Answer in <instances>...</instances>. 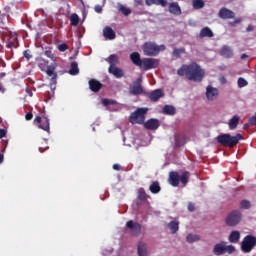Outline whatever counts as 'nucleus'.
<instances>
[{
	"mask_svg": "<svg viewBox=\"0 0 256 256\" xmlns=\"http://www.w3.org/2000/svg\"><path fill=\"white\" fill-rule=\"evenodd\" d=\"M218 15L220 19H235V12L227 8H221Z\"/></svg>",
	"mask_w": 256,
	"mask_h": 256,
	"instance_id": "16",
	"label": "nucleus"
},
{
	"mask_svg": "<svg viewBox=\"0 0 256 256\" xmlns=\"http://www.w3.org/2000/svg\"><path fill=\"white\" fill-rule=\"evenodd\" d=\"M168 228L170 229L171 233L175 234L179 231V223L177 221H170L168 223Z\"/></svg>",
	"mask_w": 256,
	"mask_h": 256,
	"instance_id": "33",
	"label": "nucleus"
},
{
	"mask_svg": "<svg viewBox=\"0 0 256 256\" xmlns=\"http://www.w3.org/2000/svg\"><path fill=\"white\" fill-rule=\"evenodd\" d=\"M89 89L93 91V93H99L101 89H103V84L99 82L97 79H90L89 80Z\"/></svg>",
	"mask_w": 256,
	"mask_h": 256,
	"instance_id": "12",
	"label": "nucleus"
},
{
	"mask_svg": "<svg viewBox=\"0 0 256 256\" xmlns=\"http://www.w3.org/2000/svg\"><path fill=\"white\" fill-rule=\"evenodd\" d=\"M249 85V82L245 80V78H238V87L239 89H243V87H247Z\"/></svg>",
	"mask_w": 256,
	"mask_h": 256,
	"instance_id": "43",
	"label": "nucleus"
},
{
	"mask_svg": "<svg viewBox=\"0 0 256 256\" xmlns=\"http://www.w3.org/2000/svg\"><path fill=\"white\" fill-rule=\"evenodd\" d=\"M3 161H4V156H3V154L0 152V165H1V163H3Z\"/></svg>",
	"mask_w": 256,
	"mask_h": 256,
	"instance_id": "60",
	"label": "nucleus"
},
{
	"mask_svg": "<svg viewBox=\"0 0 256 256\" xmlns=\"http://www.w3.org/2000/svg\"><path fill=\"white\" fill-rule=\"evenodd\" d=\"M230 25H232V26H233V25H236V24H235V21L231 22Z\"/></svg>",
	"mask_w": 256,
	"mask_h": 256,
	"instance_id": "64",
	"label": "nucleus"
},
{
	"mask_svg": "<svg viewBox=\"0 0 256 256\" xmlns=\"http://www.w3.org/2000/svg\"><path fill=\"white\" fill-rule=\"evenodd\" d=\"M225 253H235V247L233 245L225 246Z\"/></svg>",
	"mask_w": 256,
	"mask_h": 256,
	"instance_id": "46",
	"label": "nucleus"
},
{
	"mask_svg": "<svg viewBox=\"0 0 256 256\" xmlns=\"http://www.w3.org/2000/svg\"><path fill=\"white\" fill-rule=\"evenodd\" d=\"M106 61H108L110 67H116V65H119V56L117 54H111Z\"/></svg>",
	"mask_w": 256,
	"mask_h": 256,
	"instance_id": "27",
	"label": "nucleus"
},
{
	"mask_svg": "<svg viewBox=\"0 0 256 256\" xmlns=\"http://www.w3.org/2000/svg\"><path fill=\"white\" fill-rule=\"evenodd\" d=\"M137 251L139 256H147L149 255V251L147 250V244L145 242H139L137 246Z\"/></svg>",
	"mask_w": 256,
	"mask_h": 256,
	"instance_id": "22",
	"label": "nucleus"
},
{
	"mask_svg": "<svg viewBox=\"0 0 256 256\" xmlns=\"http://www.w3.org/2000/svg\"><path fill=\"white\" fill-rule=\"evenodd\" d=\"M219 97V89L209 85L206 88V98L208 101H215Z\"/></svg>",
	"mask_w": 256,
	"mask_h": 256,
	"instance_id": "10",
	"label": "nucleus"
},
{
	"mask_svg": "<svg viewBox=\"0 0 256 256\" xmlns=\"http://www.w3.org/2000/svg\"><path fill=\"white\" fill-rule=\"evenodd\" d=\"M240 59H247V54H242Z\"/></svg>",
	"mask_w": 256,
	"mask_h": 256,
	"instance_id": "63",
	"label": "nucleus"
},
{
	"mask_svg": "<svg viewBox=\"0 0 256 256\" xmlns=\"http://www.w3.org/2000/svg\"><path fill=\"white\" fill-rule=\"evenodd\" d=\"M193 9H203L205 7V1L203 0H192Z\"/></svg>",
	"mask_w": 256,
	"mask_h": 256,
	"instance_id": "36",
	"label": "nucleus"
},
{
	"mask_svg": "<svg viewBox=\"0 0 256 256\" xmlns=\"http://www.w3.org/2000/svg\"><path fill=\"white\" fill-rule=\"evenodd\" d=\"M198 37H199V39H205V37H208V39H211V38L215 37V34L213 33V30H211V28L206 26L201 29Z\"/></svg>",
	"mask_w": 256,
	"mask_h": 256,
	"instance_id": "18",
	"label": "nucleus"
},
{
	"mask_svg": "<svg viewBox=\"0 0 256 256\" xmlns=\"http://www.w3.org/2000/svg\"><path fill=\"white\" fill-rule=\"evenodd\" d=\"M248 123L252 126H256V116H252L248 119Z\"/></svg>",
	"mask_w": 256,
	"mask_h": 256,
	"instance_id": "47",
	"label": "nucleus"
},
{
	"mask_svg": "<svg viewBox=\"0 0 256 256\" xmlns=\"http://www.w3.org/2000/svg\"><path fill=\"white\" fill-rule=\"evenodd\" d=\"M249 127H251V124L250 123H246L243 125V129L244 131H247L249 129Z\"/></svg>",
	"mask_w": 256,
	"mask_h": 256,
	"instance_id": "58",
	"label": "nucleus"
},
{
	"mask_svg": "<svg viewBox=\"0 0 256 256\" xmlns=\"http://www.w3.org/2000/svg\"><path fill=\"white\" fill-rule=\"evenodd\" d=\"M145 129H148L149 131H155L159 129L161 123L159 122L158 119L151 118L147 120L146 122L143 123Z\"/></svg>",
	"mask_w": 256,
	"mask_h": 256,
	"instance_id": "11",
	"label": "nucleus"
},
{
	"mask_svg": "<svg viewBox=\"0 0 256 256\" xmlns=\"http://www.w3.org/2000/svg\"><path fill=\"white\" fill-rule=\"evenodd\" d=\"M191 177V173L189 171H184L180 176V183L185 187L187 183H189V178Z\"/></svg>",
	"mask_w": 256,
	"mask_h": 256,
	"instance_id": "29",
	"label": "nucleus"
},
{
	"mask_svg": "<svg viewBox=\"0 0 256 256\" xmlns=\"http://www.w3.org/2000/svg\"><path fill=\"white\" fill-rule=\"evenodd\" d=\"M69 20L72 27H77V25H79L80 18L79 15H77V13L71 14Z\"/></svg>",
	"mask_w": 256,
	"mask_h": 256,
	"instance_id": "32",
	"label": "nucleus"
},
{
	"mask_svg": "<svg viewBox=\"0 0 256 256\" xmlns=\"http://www.w3.org/2000/svg\"><path fill=\"white\" fill-rule=\"evenodd\" d=\"M119 11L125 15V17H128V15H131V10L128 7H125L123 4L119 5Z\"/></svg>",
	"mask_w": 256,
	"mask_h": 256,
	"instance_id": "40",
	"label": "nucleus"
},
{
	"mask_svg": "<svg viewBox=\"0 0 256 256\" xmlns=\"http://www.w3.org/2000/svg\"><path fill=\"white\" fill-rule=\"evenodd\" d=\"M94 9L96 13H101V11H103V7L101 5H96Z\"/></svg>",
	"mask_w": 256,
	"mask_h": 256,
	"instance_id": "53",
	"label": "nucleus"
},
{
	"mask_svg": "<svg viewBox=\"0 0 256 256\" xmlns=\"http://www.w3.org/2000/svg\"><path fill=\"white\" fill-rule=\"evenodd\" d=\"M138 199L140 201H147V199H149V195H147V192H145V188H139Z\"/></svg>",
	"mask_w": 256,
	"mask_h": 256,
	"instance_id": "34",
	"label": "nucleus"
},
{
	"mask_svg": "<svg viewBox=\"0 0 256 256\" xmlns=\"http://www.w3.org/2000/svg\"><path fill=\"white\" fill-rule=\"evenodd\" d=\"M149 191L153 193L154 195H157V193L161 192V185H159L158 181H154L149 186Z\"/></svg>",
	"mask_w": 256,
	"mask_h": 256,
	"instance_id": "28",
	"label": "nucleus"
},
{
	"mask_svg": "<svg viewBox=\"0 0 256 256\" xmlns=\"http://www.w3.org/2000/svg\"><path fill=\"white\" fill-rule=\"evenodd\" d=\"M126 227L129 229L130 235H132V237H139V235H141V224L138 222L130 220L126 223Z\"/></svg>",
	"mask_w": 256,
	"mask_h": 256,
	"instance_id": "9",
	"label": "nucleus"
},
{
	"mask_svg": "<svg viewBox=\"0 0 256 256\" xmlns=\"http://www.w3.org/2000/svg\"><path fill=\"white\" fill-rule=\"evenodd\" d=\"M130 93L132 95H141L143 93V86H141V79L138 78L136 82H134L133 86L130 87Z\"/></svg>",
	"mask_w": 256,
	"mask_h": 256,
	"instance_id": "15",
	"label": "nucleus"
},
{
	"mask_svg": "<svg viewBox=\"0 0 256 256\" xmlns=\"http://www.w3.org/2000/svg\"><path fill=\"white\" fill-rule=\"evenodd\" d=\"M70 75H79V65L77 62H72L69 70Z\"/></svg>",
	"mask_w": 256,
	"mask_h": 256,
	"instance_id": "35",
	"label": "nucleus"
},
{
	"mask_svg": "<svg viewBox=\"0 0 256 256\" xmlns=\"http://www.w3.org/2000/svg\"><path fill=\"white\" fill-rule=\"evenodd\" d=\"M25 119H26V121H31V119H33V113L32 112H28L25 115Z\"/></svg>",
	"mask_w": 256,
	"mask_h": 256,
	"instance_id": "48",
	"label": "nucleus"
},
{
	"mask_svg": "<svg viewBox=\"0 0 256 256\" xmlns=\"http://www.w3.org/2000/svg\"><path fill=\"white\" fill-rule=\"evenodd\" d=\"M108 71L111 75H114L116 79H121V77L125 76L123 70L117 66H109Z\"/></svg>",
	"mask_w": 256,
	"mask_h": 256,
	"instance_id": "19",
	"label": "nucleus"
},
{
	"mask_svg": "<svg viewBox=\"0 0 256 256\" xmlns=\"http://www.w3.org/2000/svg\"><path fill=\"white\" fill-rule=\"evenodd\" d=\"M165 45H157L153 42H145L143 45L144 55L146 57H157L160 51H165Z\"/></svg>",
	"mask_w": 256,
	"mask_h": 256,
	"instance_id": "4",
	"label": "nucleus"
},
{
	"mask_svg": "<svg viewBox=\"0 0 256 256\" xmlns=\"http://www.w3.org/2000/svg\"><path fill=\"white\" fill-rule=\"evenodd\" d=\"M179 77H186L188 81H194V83H201L205 77V70L201 68V65L196 62L190 64H184L177 70Z\"/></svg>",
	"mask_w": 256,
	"mask_h": 256,
	"instance_id": "1",
	"label": "nucleus"
},
{
	"mask_svg": "<svg viewBox=\"0 0 256 256\" xmlns=\"http://www.w3.org/2000/svg\"><path fill=\"white\" fill-rule=\"evenodd\" d=\"M68 49L69 46L65 43L58 45V51H60L61 53H65V51H67Z\"/></svg>",
	"mask_w": 256,
	"mask_h": 256,
	"instance_id": "45",
	"label": "nucleus"
},
{
	"mask_svg": "<svg viewBox=\"0 0 256 256\" xmlns=\"http://www.w3.org/2000/svg\"><path fill=\"white\" fill-rule=\"evenodd\" d=\"M147 108H138L129 116V121L132 125H143L145 123V115H147Z\"/></svg>",
	"mask_w": 256,
	"mask_h": 256,
	"instance_id": "5",
	"label": "nucleus"
},
{
	"mask_svg": "<svg viewBox=\"0 0 256 256\" xmlns=\"http://www.w3.org/2000/svg\"><path fill=\"white\" fill-rule=\"evenodd\" d=\"M45 55H46V57H49L50 59H53V57H55L51 51H46Z\"/></svg>",
	"mask_w": 256,
	"mask_h": 256,
	"instance_id": "55",
	"label": "nucleus"
},
{
	"mask_svg": "<svg viewBox=\"0 0 256 256\" xmlns=\"http://www.w3.org/2000/svg\"><path fill=\"white\" fill-rule=\"evenodd\" d=\"M234 23L237 25V24H239V23H241V18H237L235 21H234Z\"/></svg>",
	"mask_w": 256,
	"mask_h": 256,
	"instance_id": "61",
	"label": "nucleus"
},
{
	"mask_svg": "<svg viewBox=\"0 0 256 256\" xmlns=\"http://www.w3.org/2000/svg\"><path fill=\"white\" fill-rule=\"evenodd\" d=\"M138 67H140L143 71H150V69H157V67H159V59L144 58L141 61V65Z\"/></svg>",
	"mask_w": 256,
	"mask_h": 256,
	"instance_id": "8",
	"label": "nucleus"
},
{
	"mask_svg": "<svg viewBox=\"0 0 256 256\" xmlns=\"http://www.w3.org/2000/svg\"><path fill=\"white\" fill-rule=\"evenodd\" d=\"M113 169H114V171H121V165H119V164H114V165H113Z\"/></svg>",
	"mask_w": 256,
	"mask_h": 256,
	"instance_id": "57",
	"label": "nucleus"
},
{
	"mask_svg": "<svg viewBox=\"0 0 256 256\" xmlns=\"http://www.w3.org/2000/svg\"><path fill=\"white\" fill-rule=\"evenodd\" d=\"M186 239L188 243H195V241H199L201 237L199 235L188 234Z\"/></svg>",
	"mask_w": 256,
	"mask_h": 256,
	"instance_id": "41",
	"label": "nucleus"
},
{
	"mask_svg": "<svg viewBox=\"0 0 256 256\" xmlns=\"http://www.w3.org/2000/svg\"><path fill=\"white\" fill-rule=\"evenodd\" d=\"M183 53H185V48H175L173 50V56L176 57L177 59H181V55H183Z\"/></svg>",
	"mask_w": 256,
	"mask_h": 256,
	"instance_id": "38",
	"label": "nucleus"
},
{
	"mask_svg": "<svg viewBox=\"0 0 256 256\" xmlns=\"http://www.w3.org/2000/svg\"><path fill=\"white\" fill-rule=\"evenodd\" d=\"M102 104L104 105V107H109V105H117V101L104 98L102 100Z\"/></svg>",
	"mask_w": 256,
	"mask_h": 256,
	"instance_id": "44",
	"label": "nucleus"
},
{
	"mask_svg": "<svg viewBox=\"0 0 256 256\" xmlns=\"http://www.w3.org/2000/svg\"><path fill=\"white\" fill-rule=\"evenodd\" d=\"M103 36L105 37V39L113 41V39H115L116 37V34L115 31H113V28L106 26L103 30Z\"/></svg>",
	"mask_w": 256,
	"mask_h": 256,
	"instance_id": "21",
	"label": "nucleus"
},
{
	"mask_svg": "<svg viewBox=\"0 0 256 256\" xmlns=\"http://www.w3.org/2000/svg\"><path fill=\"white\" fill-rule=\"evenodd\" d=\"M130 59L132 61V63L134 65H136V67L141 66V61H143V59H141V54H139V52H133L130 54Z\"/></svg>",
	"mask_w": 256,
	"mask_h": 256,
	"instance_id": "24",
	"label": "nucleus"
},
{
	"mask_svg": "<svg viewBox=\"0 0 256 256\" xmlns=\"http://www.w3.org/2000/svg\"><path fill=\"white\" fill-rule=\"evenodd\" d=\"M168 11L171 13V15H175L176 17H179L181 15V6H179L178 2H172L168 6Z\"/></svg>",
	"mask_w": 256,
	"mask_h": 256,
	"instance_id": "14",
	"label": "nucleus"
},
{
	"mask_svg": "<svg viewBox=\"0 0 256 256\" xmlns=\"http://www.w3.org/2000/svg\"><path fill=\"white\" fill-rule=\"evenodd\" d=\"M216 141L219 145H222V147L233 149V147L239 145V141H243V135L236 134L232 136L231 134H220L216 137Z\"/></svg>",
	"mask_w": 256,
	"mask_h": 256,
	"instance_id": "2",
	"label": "nucleus"
},
{
	"mask_svg": "<svg viewBox=\"0 0 256 256\" xmlns=\"http://www.w3.org/2000/svg\"><path fill=\"white\" fill-rule=\"evenodd\" d=\"M241 219H243V214H241V211L234 210L226 217V225H228V227H235L241 223Z\"/></svg>",
	"mask_w": 256,
	"mask_h": 256,
	"instance_id": "6",
	"label": "nucleus"
},
{
	"mask_svg": "<svg viewBox=\"0 0 256 256\" xmlns=\"http://www.w3.org/2000/svg\"><path fill=\"white\" fill-rule=\"evenodd\" d=\"M39 128L42 129L43 131H46L47 133H49V131H50L49 118H47V117L42 118V121L39 124Z\"/></svg>",
	"mask_w": 256,
	"mask_h": 256,
	"instance_id": "31",
	"label": "nucleus"
},
{
	"mask_svg": "<svg viewBox=\"0 0 256 256\" xmlns=\"http://www.w3.org/2000/svg\"><path fill=\"white\" fill-rule=\"evenodd\" d=\"M163 113L165 115H175V107H173L171 105H166L163 108Z\"/></svg>",
	"mask_w": 256,
	"mask_h": 256,
	"instance_id": "37",
	"label": "nucleus"
},
{
	"mask_svg": "<svg viewBox=\"0 0 256 256\" xmlns=\"http://www.w3.org/2000/svg\"><path fill=\"white\" fill-rule=\"evenodd\" d=\"M240 209H251V201L244 199L240 201Z\"/></svg>",
	"mask_w": 256,
	"mask_h": 256,
	"instance_id": "39",
	"label": "nucleus"
},
{
	"mask_svg": "<svg viewBox=\"0 0 256 256\" xmlns=\"http://www.w3.org/2000/svg\"><path fill=\"white\" fill-rule=\"evenodd\" d=\"M241 239V233L239 231H232L229 236L230 243H238Z\"/></svg>",
	"mask_w": 256,
	"mask_h": 256,
	"instance_id": "30",
	"label": "nucleus"
},
{
	"mask_svg": "<svg viewBox=\"0 0 256 256\" xmlns=\"http://www.w3.org/2000/svg\"><path fill=\"white\" fill-rule=\"evenodd\" d=\"M246 31L249 33L251 31H255V27L253 25H248V27L246 28Z\"/></svg>",
	"mask_w": 256,
	"mask_h": 256,
	"instance_id": "56",
	"label": "nucleus"
},
{
	"mask_svg": "<svg viewBox=\"0 0 256 256\" xmlns=\"http://www.w3.org/2000/svg\"><path fill=\"white\" fill-rule=\"evenodd\" d=\"M38 66L41 71L48 75V77H51V85H57V72H55L57 64L53 63L49 65V61L41 59Z\"/></svg>",
	"mask_w": 256,
	"mask_h": 256,
	"instance_id": "3",
	"label": "nucleus"
},
{
	"mask_svg": "<svg viewBox=\"0 0 256 256\" xmlns=\"http://www.w3.org/2000/svg\"><path fill=\"white\" fill-rule=\"evenodd\" d=\"M145 3L148 7H151V5H160V7H167V5H169L167 0H145Z\"/></svg>",
	"mask_w": 256,
	"mask_h": 256,
	"instance_id": "23",
	"label": "nucleus"
},
{
	"mask_svg": "<svg viewBox=\"0 0 256 256\" xmlns=\"http://www.w3.org/2000/svg\"><path fill=\"white\" fill-rule=\"evenodd\" d=\"M47 149H49V147L39 148V151H40V153H45V151H47Z\"/></svg>",
	"mask_w": 256,
	"mask_h": 256,
	"instance_id": "59",
	"label": "nucleus"
},
{
	"mask_svg": "<svg viewBox=\"0 0 256 256\" xmlns=\"http://www.w3.org/2000/svg\"><path fill=\"white\" fill-rule=\"evenodd\" d=\"M219 81L221 85H225L227 83V78H225V76H220Z\"/></svg>",
	"mask_w": 256,
	"mask_h": 256,
	"instance_id": "50",
	"label": "nucleus"
},
{
	"mask_svg": "<svg viewBox=\"0 0 256 256\" xmlns=\"http://www.w3.org/2000/svg\"><path fill=\"white\" fill-rule=\"evenodd\" d=\"M23 55L26 59H31V57H33L30 53H29V50H25L23 52Z\"/></svg>",
	"mask_w": 256,
	"mask_h": 256,
	"instance_id": "49",
	"label": "nucleus"
},
{
	"mask_svg": "<svg viewBox=\"0 0 256 256\" xmlns=\"http://www.w3.org/2000/svg\"><path fill=\"white\" fill-rule=\"evenodd\" d=\"M220 55L226 59H231V57H233V49L225 45L220 49Z\"/></svg>",
	"mask_w": 256,
	"mask_h": 256,
	"instance_id": "20",
	"label": "nucleus"
},
{
	"mask_svg": "<svg viewBox=\"0 0 256 256\" xmlns=\"http://www.w3.org/2000/svg\"><path fill=\"white\" fill-rule=\"evenodd\" d=\"M15 41H17V37L11 36V38L6 42L8 49H13V47H15Z\"/></svg>",
	"mask_w": 256,
	"mask_h": 256,
	"instance_id": "42",
	"label": "nucleus"
},
{
	"mask_svg": "<svg viewBox=\"0 0 256 256\" xmlns=\"http://www.w3.org/2000/svg\"><path fill=\"white\" fill-rule=\"evenodd\" d=\"M7 74L5 72L0 73V79H3Z\"/></svg>",
	"mask_w": 256,
	"mask_h": 256,
	"instance_id": "62",
	"label": "nucleus"
},
{
	"mask_svg": "<svg viewBox=\"0 0 256 256\" xmlns=\"http://www.w3.org/2000/svg\"><path fill=\"white\" fill-rule=\"evenodd\" d=\"M161 97H165V93L161 89H156L149 93V99L150 101H153L154 103L161 99Z\"/></svg>",
	"mask_w": 256,
	"mask_h": 256,
	"instance_id": "17",
	"label": "nucleus"
},
{
	"mask_svg": "<svg viewBox=\"0 0 256 256\" xmlns=\"http://www.w3.org/2000/svg\"><path fill=\"white\" fill-rule=\"evenodd\" d=\"M213 253L216 256L224 255L225 253V243H218L214 246Z\"/></svg>",
	"mask_w": 256,
	"mask_h": 256,
	"instance_id": "25",
	"label": "nucleus"
},
{
	"mask_svg": "<svg viewBox=\"0 0 256 256\" xmlns=\"http://www.w3.org/2000/svg\"><path fill=\"white\" fill-rule=\"evenodd\" d=\"M168 181L172 185V187H179V183H180L179 173L175 171H171L169 173Z\"/></svg>",
	"mask_w": 256,
	"mask_h": 256,
	"instance_id": "13",
	"label": "nucleus"
},
{
	"mask_svg": "<svg viewBox=\"0 0 256 256\" xmlns=\"http://www.w3.org/2000/svg\"><path fill=\"white\" fill-rule=\"evenodd\" d=\"M188 211H190V212L195 211V204H193L192 202H190V203L188 204Z\"/></svg>",
	"mask_w": 256,
	"mask_h": 256,
	"instance_id": "52",
	"label": "nucleus"
},
{
	"mask_svg": "<svg viewBox=\"0 0 256 256\" xmlns=\"http://www.w3.org/2000/svg\"><path fill=\"white\" fill-rule=\"evenodd\" d=\"M256 245V237L253 235H247L244 237L241 243V249L244 253H251Z\"/></svg>",
	"mask_w": 256,
	"mask_h": 256,
	"instance_id": "7",
	"label": "nucleus"
},
{
	"mask_svg": "<svg viewBox=\"0 0 256 256\" xmlns=\"http://www.w3.org/2000/svg\"><path fill=\"white\" fill-rule=\"evenodd\" d=\"M239 121H241V118L239 116H233L228 122L229 129L231 131L235 130V128L239 125Z\"/></svg>",
	"mask_w": 256,
	"mask_h": 256,
	"instance_id": "26",
	"label": "nucleus"
},
{
	"mask_svg": "<svg viewBox=\"0 0 256 256\" xmlns=\"http://www.w3.org/2000/svg\"><path fill=\"white\" fill-rule=\"evenodd\" d=\"M43 121V118H41V116H36L35 119H34V123H40Z\"/></svg>",
	"mask_w": 256,
	"mask_h": 256,
	"instance_id": "54",
	"label": "nucleus"
},
{
	"mask_svg": "<svg viewBox=\"0 0 256 256\" xmlns=\"http://www.w3.org/2000/svg\"><path fill=\"white\" fill-rule=\"evenodd\" d=\"M6 135H7V130L0 129V139H3V137H6Z\"/></svg>",
	"mask_w": 256,
	"mask_h": 256,
	"instance_id": "51",
	"label": "nucleus"
}]
</instances>
